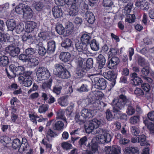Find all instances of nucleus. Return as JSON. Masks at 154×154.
I'll list each match as a JSON object with an SVG mask.
<instances>
[{
  "label": "nucleus",
  "instance_id": "obj_23",
  "mask_svg": "<svg viewBox=\"0 0 154 154\" xmlns=\"http://www.w3.org/2000/svg\"><path fill=\"white\" fill-rule=\"evenodd\" d=\"M53 129L55 130L60 131L64 128V124L61 121H57L52 124Z\"/></svg>",
  "mask_w": 154,
  "mask_h": 154
},
{
  "label": "nucleus",
  "instance_id": "obj_47",
  "mask_svg": "<svg viewBox=\"0 0 154 154\" xmlns=\"http://www.w3.org/2000/svg\"><path fill=\"white\" fill-rule=\"evenodd\" d=\"M56 119H61L65 120L66 122V120L64 116L63 111L61 109L57 111V112Z\"/></svg>",
  "mask_w": 154,
  "mask_h": 154
},
{
  "label": "nucleus",
  "instance_id": "obj_53",
  "mask_svg": "<svg viewBox=\"0 0 154 154\" xmlns=\"http://www.w3.org/2000/svg\"><path fill=\"white\" fill-rule=\"evenodd\" d=\"M9 38V35L8 34H3L0 32V42L2 43L6 42Z\"/></svg>",
  "mask_w": 154,
  "mask_h": 154
},
{
  "label": "nucleus",
  "instance_id": "obj_20",
  "mask_svg": "<svg viewBox=\"0 0 154 154\" xmlns=\"http://www.w3.org/2000/svg\"><path fill=\"white\" fill-rule=\"evenodd\" d=\"M85 16L86 20L89 23L92 24L94 22L95 18L92 12L87 11L85 14Z\"/></svg>",
  "mask_w": 154,
  "mask_h": 154
},
{
  "label": "nucleus",
  "instance_id": "obj_17",
  "mask_svg": "<svg viewBox=\"0 0 154 154\" xmlns=\"http://www.w3.org/2000/svg\"><path fill=\"white\" fill-rule=\"evenodd\" d=\"M59 57L61 60L65 62H70L72 60L71 55L69 52H61L60 55Z\"/></svg>",
  "mask_w": 154,
  "mask_h": 154
},
{
  "label": "nucleus",
  "instance_id": "obj_40",
  "mask_svg": "<svg viewBox=\"0 0 154 154\" xmlns=\"http://www.w3.org/2000/svg\"><path fill=\"white\" fill-rule=\"evenodd\" d=\"M138 142L140 143V145L141 146H145L149 145L146 141V138L144 135L142 134L139 136L138 137Z\"/></svg>",
  "mask_w": 154,
  "mask_h": 154
},
{
  "label": "nucleus",
  "instance_id": "obj_52",
  "mask_svg": "<svg viewBox=\"0 0 154 154\" xmlns=\"http://www.w3.org/2000/svg\"><path fill=\"white\" fill-rule=\"evenodd\" d=\"M140 121L139 116H134L131 117L130 119V122L132 124H135L137 123Z\"/></svg>",
  "mask_w": 154,
  "mask_h": 154
},
{
  "label": "nucleus",
  "instance_id": "obj_28",
  "mask_svg": "<svg viewBox=\"0 0 154 154\" xmlns=\"http://www.w3.org/2000/svg\"><path fill=\"white\" fill-rule=\"evenodd\" d=\"M56 48L55 42L54 41H51L48 43L47 49L49 53H53Z\"/></svg>",
  "mask_w": 154,
  "mask_h": 154
},
{
  "label": "nucleus",
  "instance_id": "obj_46",
  "mask_svg": "<svg viewBox=\"0 0 154 154\" xmlns=\"http://www.w3.org/2000/svg\"><path fill=\"white\" fill-rule=\"evenodd\" d=\"M135 19V16L134 14H127L126 17L125 21L131 23L134 22Z\"/></svg>",
  "mask_w": 154,
  "mask_h": 154
},
{
  "label": "nucleus",
  "instance_id": "obj_11",
  "mask_svg": "<svg viewBox=\"0 0 154 154\" xmlns=\"http://www.w3.org/2000/svg\"><path fill=\"white\" fill-rule=\"evenodd\" d=\"M9 68L13 74L17 75L23 74L25 70L24 67L23 66L15 67L13 64L10 65Z\"/></svg>",
  "mask_w": 154,
  "mask_h": 154
},
{
  "label": "nucleus",
  "instance_id": "obj_32",
  "mask_svg": "<svg viewBox=\"0 0 154 154\" xmlns=\"http://www.w3.org/2000/svg\"><path fill=\"white\" fill-rule=\"evenodd\" d=\"M38 36L39 38H36L35 39H34L33 42L35 43V41H36V40H40V41H42V39L43 40H45L46 39H48L49 36L48 34V33L47 32H41L38 33Z\"/></svg>",
  "mask_w": 154,
  "mask_h": 154
},
{
  "label": "nucleus",
  "instance_id": "obj_6",
  "mask_svg": "<svg viewBox=\"0 0 154 154\" xmlns=\"http://www.w3.org/2000/svg\"><path fill=\"white\" fill-rule=\"evenodd\" d=\"M96 138H94L93 141L96 140L98 143L104 144L106 143H108L111 140V136L109 133L108 131L106 130L102 129Z\"/></svg>",
  "mask_w": 154,
  "mask_h": 154
},
{
  "label": "nucleus",
  "instance_id": "obj_60",
  "mask_svg": "<svg viewBox=\"0 0 154 154\" xmlns=\"http://www.w3.org/2000/svg\"><path fill=\"white\" fill-rule=\"evenodd\" d=\"M142 74L141 76L143 78V76H146L149 72V68L148 66L144 67L141 70Z\"/></svg>",
  "mask_w": 154,
  "mask_h": 154
},
{
  "label": "nucleus",
  "instance_id": "obj_31",
  "mask_svg": "<svg viewBox=\"0 0 154 154\" xmlns=\"http://www.w3.org/2000/svg\"><path fill=\"white\" fill-rule=\"evenodd\" d=\"M65 68L62 65L59 64H56L55 65V69L54 70V73L57 75L61 72L64 70Z\"/></svg>",
  "mask_w": 154,
  "mask_h": 154
},
{
  "label": "nucleus",
  "instance_id": "obj_22",
  "mask_svg": "<svg viewBox=\"0 0 154 154\" xmlns=\"http://www.w3.org/2000/svg\"><path fill=\"white\" fill-rule=\"evenodd\" d=\"M74 25L71 22H68L65 24L66 35H69L71 34L73 31Z\"/></svg>",
  "mask_w": 154,
  "mask_h": 154
},
{
  "label": "nucleus",
  "instance_id": "obj_13",
  "mask_svg": "<svg viewBox=\"0 0 154 154\" xmlns=\"http://www.w3.org/2000/svg\"><path fill=\"white\" fill-rule=\"evenodd\" d=\"M37 26V24L35 22L32 21H27L26 24V32L28 33L32 32L36 28Z\"/></svg>",
  "mask_w": 154,
  "mask_h": 154
},
{
  "label": "nucleus",
  "instance_id": "obj_59",
  "mask_svg": "<svg viewBox=\"0 0 154 154\" xmlns=\"http://www.w3.org/2000/svg\"><path fill=\"white\" fill-rule=\"evenodd\" d=\"M61 146L64 149L66 150L70 149L72 148V145L67 142L62 143Z\"/></svg>",
  "mask_w": 154,
  "mask_h": 154
},
{
  "label": "nucleus",
  "instance_id": "obj_30",
  "mask_svg": "<svg viewBox=\"0 0 154 154\" xmlns=\"http://www.w3.org/2000/svg\"><path fill=\"white\" fill-rule=\"evenodd\" d=\"M26 7L27 5L22 3L20 4L16 7L15 11L18 14H21Z\"/></svg>",
  "mask_w": 154,
  "mask_h": 154
},
{
  "label": "nucleus",
  "instance_id": "obj_3",
  "mask_svg": "<svg viewBox=\"0 0 154 154\" xmlns=\"http://www.w3.org/2000/svg\"><path fill=\"white\" fill-rule=\"evenodd\" d=\"M101 119H94L90 121L88 127L86 129L87 133H92L93 134L99 133L101 129L99 127L105 123Z\"/></svg>",
  "mask_w": 154,
  "mask_h": 154
},
{
  "label": "nucleus",
  "instance_id": "obj_57",
  "mask_svg": "<svg viewBox=\"0 0 154 154\" xmlns=\"http://www.w3.org/2000/svg\"><path fill=\"white\" fill-rule=\"evenodd\" d=\"M132 133L133 135L136 136L140 133L139 127L136 126H133L131 128Z\"/></svg>",
  "mask_w": 154,
  "mask_h": 154
},
{
  "label": "nucleus",
  "instance_id": "obj_56",
  "mask_svg": "<svg viewBox=\"0 0 154 154\" xmlns=\"http://www.w3.org/2000/svg\"><path fill=\"white\" fill-rule=\"evenodd\" d=\"M48 109V106L46 104L42 105L40 106L38 109V112L40 113H43L46 111Z\"/></svg>",
  "mask_w": 154,
  "mask_h": 154
},
{
  "label": "nucleus",
  "instance_id": "obj_50",
  "mask_svg": "<svg viewBox=\"0 0 154 154\" xmlns=\"http://www.w3.org/2000/svg\"><path fill=\"white\" fill-rule=\"evenodd\" d=\"M24 25L23 23H20L19 25H16L15 29L17 33L20 34L24 30Z\"/></svg>",
  "mask_w": 154,
  "mask_h": 154
},
{
  "label": "nucleus",
  "instance_id": "obj_16",
  "mask_svg": "<svg viewBox=\"0 0 154 154\" xmlns=\"http://www.w3.org/2000/svg\"><path fill=\"white\" fill-rule=\"evenodd\" d=\"M135 5L142 10H147L149 8V3L145 0H139L136 2Z\"/></svg>",
  "mask_w": 154,
  "mask_h": 154
},
{
  "label": "nucleus",
  "instance_id": "obj_15",
  "mask_svg": "<svg viewBox=\"0 0 154 154\" xmlns=\"http://www.w3.org/2000/svg\"><path fill=\"white\" fill-rule=\"evenodd\" d=\"M35 41V43L36 44L38 48V53L41 56H43L45 55L46 51L45 48L43 46V43L42 41L38 40L37 39Z\"/></svg>",
  "mask_w": 154,
  "mask_h": 154
},
{
  "label": "nucleus",
  "instance_id": "obj_8",
  "mask_svg": "<svg viewBox=\"0 0 154 154\" xmlns=\"http://www.w3.org/2000/svg\"><path fill=\"white\" fill-rule=\"evenodd\" d=\"M12 146L14 149H16L20 147V149H22L23 151L26 150L28 146L26 140L25 138L23 139L22 143L20 140L18 139H16L13 141Z\"/></svg>",
  "mask_w": 154,
  "mask_h": 154
},
{
  "label": "nucleus",
  "instance_id": "obj_24",
  "mask_svg": "<svg viewBox=\"0 0 154 154\" xmlns=\"http://www.w3.org/2000/svg\"><path fill=\"white\" fill-rule=\"evenodd\" d=\"M79 10L76 4L72 5L69 12V14L72 16H74L77 15Z\"/></svg>",
  "mask_w": 154,
  "mask_h": 154
},
{
  "label": "nucleus",
  "instance_id": "obj_39",
  "mask_svg": "<svg viewBox=\"0 0 154 154\" xmlns=\"http://www.w3.org/2000/svg\"><path fill=\"white\" fill-rule=\"evenodd\" d=\"M58 103L62 106H66L68 104L67 99L65 97H62L58 100Z\"/></svg>",
  "mask_w": 154,
  "mask_h": 154
},
{
  "label": "nucleus",
  "instance_id": "obj_58",
  "mask_svg": "<svg viewBox=\"0 0 154 154\" xmlns=\"http://www.w3.org/2000/svg\"><path fill=\"white\" fill-rule=\"evenodd\" d=\"M135 112L134 108L131 106H128L126 111V113L129 115H132L134 114Z\"/></svg>",
  "mask_w": 154,
  "mask_h": 154
},
{
  "label": "nucleus",
  "instance_id": "obj_45",
  "mask_svg": "<svg viewBox=\"0 0 154 154\" xmlns=\"http://www.w3.org/2000/svg\"><path fill=\"white\" fill-rule=\"evenodd\" d=\"M143 122L147 127L151 133H154V124L149 123L148 124V121L144 120Z\"/></svg>",
  "mask_w": 154,
  "mask_h": 154
},
{
  "label": "nucleus",
  "instance_id": "obj_55",
  "mask_svg": "<svg viewBox=\"0 0 154 154\" xmlns=\"http://www.w3.org/2000/svg\"><path fill=\"white\" fill-rule=\"evenodd\" d=\"M42 143L47 148H49L50 149H51L52 145L49 143V140L48 138L43 139L42 140Z\"/></svg>",
  "mask_w": 154,
  "mask_h": 154
},
{
  "label": "nucleus",
  "instance_id": "obj_51",
  "mask_svg": "<svg viewBox=\"0 0 154 154\" xmlns=\"http://www.w3.org/2000/svg\"><path fill=\"white\" fill-rule=\"evenodd\" d=\"M29 117L30 119V120L35 123V124H37L36 119L39 118V117L35 113H31L29 114Z\"/></svg>",
  "mask_w": 154,
  "mask_h": 154
},
{
  "label": "nucleus",
  "instance_id": "obj_19",
  "mask_svg": "<svg viewBox=\"0 0 154 154\" xmlns=\"http://www.w3.org/2000/svg\"><path fill=\"white\" fill-rule=\"evenodd\" d=\"M119 62V60L118 57H113L109 61L108 67L110 69H113Z\"/></svg>",
  "mask_w": 154,
  "mask_h": 154
},
{
  "label": "nucleus",
  "instance_id": "obj_12",
  "mask_svg": "<svg viewBox=\"0 0 154 154\" xmlns=\"http://www.w3.org/2000/svg\"><path fill=\"white\" fill-rule=\"evenodd\" d=\"M5 51L13 57L17 56L20 51L19 48L11 46H9L5 48Z\"/></svg>",
  "mask_w": 154,
  "mask_h": 154
},
{
  "label": "nucleus",
  "instance_id": "obj_38",
  "mask_svg": "<svg viewBox=\"0 0 154 154\" xmlns=\"http://www.w3.org/2000/svg\"><path fill=\"white\" fill-rule=\"evenodd\" d=\"M27 62L31 66H35L37 65L39 63L37 58L35 57L32 58L29 57Z\"/></svg>",
  "mask_w": 154,
  "mask_h": 154
},
{
  "label": "nucleus",
  "instance_id": "obj_2",
  "mask_svg": "<svg viewBox=\"0 0 154 154\" xmlns=\"http://www.w3.org/2000/svg\"><path fill=\"white\" fill-rule=\"evenodd\" d=\"M97 61L99 63L98 68L100 69H102L100 71L99 73L94 74L91 75V76H94L97 75H103L104 78L107 79H111L113 78L114 77L113 72L111 71H109L106 72H104L106 69L102 68L105 64V59L103 56L102 54H99L97 58Z\"/></svg>",
  "mask_w": 154,
  "mask_h": 154
},
{
  "label": "nucleus",
  "instance_id": "obj_62",
  "mask_svg": "<svg viewBox=\"0 0 154 154\" xmlns=\"http://www.w3.org/2000/svg\"><path fill=\"white\" fill-rule=\"evenodd\" d=\"M35 37L28 35V34H24L22 36V40L23 41H26L27 40L30 39L32 42H33L31 41V39H35Z\"/></svg>",
  "mask_w": 154,
  "mask_h": 154
},
{
  "label": "nucleus",
  "instance_id": "obj_37",
  "mask_svg": "<svg viewBox=\"0 0 154 154\" xmlns=\"http://www.w3.org/2000/svg\"><path fill=\"white\" fill-rule=\"evenodd\" d=\"M52 82V79L51 77L46 82H45L42 84V88L44 90H45L50 89Z\"/></svg>",
  "mask_w": 154,
  "mask_h": 154
},
{
  "label": "nucleus",
  "instance_id": "obj_4",
  "mask_svg": "<svg viewBox=\"0 0 154 154\" xmlns=\"http://www.w3.org/2000/svg\"><path fill=\"white\" fill-rule=\"evenodd\" d=\"M101 119H94L90 121L88 127L86 129L87 133H92L93 134L99 133L101 129L99 127L105 123Z\"/></svg>",
  "mask_w": 154,
  "mask_h": 154
},
{
  "label": "nucleus",
  "instance_id": "obj_35",
  "mask_svg": "<svg viewBox=\"0 0 154 154\" xmlns=\"http://www.w3.org/2000/svg\"><path fill=\"white\" fill-rule=\"evenodd\" d=\"M87 71V68L84 67H78L76 73L78 76L82 77L85 74Z\"/></svg>",
  "mask_w": 154,
  "mask_h": 154
},
{
  "label": "nucleus",
  "instance_id": "obj_43",
  "mask_svg": "<svg viewBox=\"0 0 154 154\" xmlns=\"http://www.w3.org/2000/svg\"><path fill=\"white\" fill-rule=\"evenodd\" d=\"M8 63V57L5 56L1 57L0 58V66H5Z\"/></svg>",
  "mask_w": 154,
  "mask_h": 154
},
{
  "label": "nucleus",
  "instance_id": "obj_49",
  "mask_svg": "<svg viewBox=\"0 0 154 154\" xmlns=\"http://www.w3.org/2000/svg\"><path fill=\"white\" fill-rule=\"evenodd\" d=\"M82 117L80 116L79 113H76L75 118L76 122L80 125L83 124L85 121L84 119H82Z\"/></svg>",
  "mask_w": 154,
  "mask_h": 154
},
{
  "label": "nucleus",
  "instance_id": "obj_25",
  "mask_svg": "<svg viewBox=\"0 0 154 154\" xmlns=\"http://www.w3.org/2000/svg\"><path fill=\"white\" fill-rule=\"evenodd\" d=\"M23 13V16L26 19L31 18L33 14L32 10L27 5V7L26 8Z\"/></svg>",
  "mask_w": 154,
  "mask_h": 154
},
{
  "label": "nucleus",
  "instance_id": "obj_27",
  "mask_svg": "<svg viewBox=\"0 0 154 154\" xmlns=\"http://www.w3.org/2000/svg\"><path fill=\"white\" fill-rule=\"evenodd\" d=\"M6 25L8 29L10 31H13L16 27V23L14 19L8 20L6 22Z\"/></svg>",
  "mask_w": 154,
  "mask_h": 154
},
{
  "label": "nucleus",
  "instance_id": "obj_63",
  "mask_svg": "<svg viewBox=\"0 0 154 154\" xmlns=\"http://www.w3.org/2000/svg\"><path fill=\"white\" fill-rule=\"evenodd\" d=\"M56 135V134L51 129H49L46 134V137L49 139L50 137H54Z\"/></svg>",
  "mask_w": 154,
  "mask_h": 154
},
{
  "label": "nucleus",
  "instance_id": "obj_61",
  "mask_svg": "<svg viewBox=\"0 0 154 154\" xmlns=\"http://www.w3.org/2000/svg\"><path fill=\"white\" fill-rule=\"evenodd\" d=\"M106 115V118L108 121H111L114 118V116L112 112L109 109L107 110Z\"/></svg>",
  "mask_w": 154,
  "mask_h": 154
},
{
  "label": "nucleus",
  "instance_id": "obj_10",
  "mask_svg": "<svg viewBox=\"0 0 154 154\" xmlns=\"http://www.w3.org/2000/svg\"><path fill=\"white\" fill-rule=\"evenodd\" d=\"M104 150L106 154H119L121 152L120 148L116 145L112 146H106Z\"/></svg>",
  "mask_w": 154,
  "mask_h": 154
},
{
  "label": "nucleus",
  "instance_id": "obj_41",
  "mask_svg": "<svg viewBox=\"0 0 154 154\" xmlns=\"http://www.w3.org/2000/svg\"><path fill=\"white\" fill-rule=\"evenodd\" d=\"M72 41L69 39L64 40L62 43L61 46L65 48H68L71 46Z\"/></svg>",
  "mask_w": 154,
  "mask_h": 154
},
{
  "label": "nucleus",
  "instance_id": "obj_33",
  "mask_svg": "<svg viewBox=\"0 0 154 154\" xmlns=\"http://www.w3.org/2000/svg\"><path fill=\"white\" fill-rule=\"evenodd\" d=\"M11 122H14L17 124H19L21 122V119L18 115L15 114H11Z\"/></svg>",
  "mask_w": 154,
  "mask_h": 154
},
{
  "label": "nucleus",
  "instance_id": "obj_7",
  "mask_svg": "<svg viewBox=\"0 0 154 154\" xmlns=\"http://www.w3.org/2000/svg\"><path fill=\"white\" fill-rule=\"evenodd\" d=\"M36 74L38 79L40 81L48 80L51 76L49 71L45 68H39Z\"/></svg>",
  "mask_w": 154,
  "mask_h": 154
},
{
  "label": "nucleus",
  "instance_id": "obj_34",
  "mask_svg": "<svg viewBox=\"0 0 154 154\" xmlns=\"http://www.w3.org/2000/svg\"><path fill=\"white\" fill-rule=\"evenodd\" d=\"M57 76L62 79H68L70 77V74L69 72L66 69H65L64 70L61 72Z\"/></svg>",
  "mask_w": 154,
  "mask_h": 154
},
{
  "label": "nucleus",
  "instance_id": "obj_1",
  "mask_svg": "<svg viewBox=\"0 0 154 154\" xmlns=\"http://www.w3.org/2000/svg\"><path fill=\"white\" fill-rule=\"evenodd\" d=\"M91 36L88 33L82 34L81 38V42H77L75 44V47L79 52H82L83 54L87 55L89 54L88 50L87 45L90 43Z\"/></svg>",
  "mask_w": 154,
  "mask_h": 154
},
{
  "label": "nucleus",
  "instance_id": "obj_9",
  "mask_svg": "<svg viewBox=\"0 0 154 154\" xmlns=\"http://www.w3.org/2000/svg\"><path fill=\"white\" fill-rule=\"evenodd\" d=\"M95 87L99 89H104L106 87V81L102 78H95L94 79Z\"/></svg>",
  "mask_w": 154,
  "mask_h": 154
},
{
  "label": "nucleus",
  "instance_id": "obj_36",
  "mask_svg": "<svg viewBox=\"0 0 154 154\" xmlns=\"http://www.w3.org/2000/svg\"><path fill=\"white\" fill-rule=\"evenodd\" d=\"M93 106L95 109L100 110L102 107L105 106L104 103L99 100H96L93 103Z\"/></svg>",
  "mask_w": 154,
  "mask_h": 154
},
{
  "label": "nucleus",
  "instance_id": "obj_29",
  "mask_svg": "<svg viewBox=\"0 0 154 154\" xmlns=\"http://www.w3.org/2000/svg\"><path fill=\"white\" fill-rule=\"evenodd\" d=\"M131 76L133 78L131 80L133 82L134 84L136 85H139L142 82L141 79L137 75V74L135 73H133L131 75Z\"/></svg>",
  "mask_w": 154,
  "mask_h": 154
},
{
  "label": "nucleus",
  "instance_id": "obj_14",
  "mask_svg": "<svg viewBox=\"0 0 154 154\" xmlns=\"http://www.w3.org/2000/svg\"><path fill=\"white\" fill-rule=\"evenodd\" d=\"M19 80L20 84L26 87H30L32 84V78H24L23 76L19 77Z\"/></svg>",
  "mask_w": 154,
  "mask_h": 154
},
{
  "label": "nucleus",
  "instance_id": "obj_18",
  "mask_svg": "<svg viewBox=\"0 0 154 154\" xmlns=\"http://www.w3.org/2000/svg\"><path fill=\"white\" fill-rule=\"evenodd\" d=\"M52 11L53 16L55 18L61 17L63 14L62 9L57 6H55L52 8Z\"/></svg>",
  "mask_w": 154,
  "mask_h": 154
},
{
  "label": "nucleus",
  "instance_id": "obj_5",
  "mask_svg": "<svg viewBox=\"0 0 154 154\" xmlns=\"http://www.w3.org/2000/svg\"><path fill=\"white\" fill-rule=\"evenodd\" d=\"M130 103L131 102L127 99L125 96L121 95L119 98L115 99L112 101L113 112H118L120 110L123 108L125 105H129Z\"/></svg>",
  "mask_w": 154,
  "mask_h": 154
},
{
  "label": "nucleus",
  "instance_id": "obj_54",
  "mask_svg": "<svg viewBox=\"0 0 154 154\" xmlns=\"http://www.w3.org/2000/svg\"><path fill=\"white\" fill-rule=\"evenodd\" d=\"M36 50L35 49L32 48H29L25 50V53L29 57H31L35 52Z\"/></svg>",
  "mask_w": 154,
  "mask_h": 154
},
{
  "label": "nucleus",
  "instance_id": "obj_64",
  "mask_svg": "<svg viewBox=\"0 0 154 154\" xmlns=\"http://www.w3.org/2000/svg\"><path fill=\"white\" fill-rule=\"evenodd\" d=\"M35 8L38 11H40L43 7V4L41 2H37L35 3L34 5Z\"/></svg>",
  "mask_w": 154,
  "mask_h": 154
},
{
  "label": "nucleus",
  "instance_id": "obj_48",
  "mask_svg": "<svg viewBox=\"0 0 154 154\" xmlns=\"http://www.w3.org/2000/svg\"><path fill=\"white\" fill-rule=\"evenodd\" d=\"M75 60L79 65L78 67H82L84 60L80 56L77 55L75 57Z\"/></svg>",
  "mask_w": 154,
  "mask_h": 154
},
{
  "label": "nucleus",
  "instance_id": "obj_21",
  "mask_svg": "<svg viewBox=\"0 0 154 154\" xmlns=\"http://www.w3.org/2000/svg\"><path fill=\"white\" fill-rule=\"evenodd\" d=\"M92 112V111L91 110L86 109H83L81 112V116L83 118V119L91 117L94 116Z\"/></svg>",
  "mask_w": 154,
  "mask_h": 154
},
{
  "label": "nucleus",
  "instance_id": "obj_26",
  "mask_svg": "<svg viewBox=\"0 0 154 154\" xmlns=\"http://www.w3.org/2000/svg\"><path fill=\"white\" fill-rule=\"evenodd\" d=\"M126 154H139V151L137 147H128L125 149Z\"/></svg>",
  "mask_w": 154,
  "mask_h": 154
},
{
  "label": "nucleus",
  "instance_id": "obj_42",
  "mask_svg": "<svg viewBox=\"0 0 154 154\" xmlns=\"http://www.w3.org/2000/svg\"><path fill=\"white\" fill-rule=\"evenodd\" d=\"M90 45L92 50L95 51L99 50V44L95 39H94L92 40Z\"/></svg>",
  "mask_w": 154,
  "mask_h": 154
},
{
  "label": "nucleus",
  "instance_id": "obj_44",
  "mask_svg": "<svg viewBox=\"0 0 154 154\" xmlns=\"http://www.w3.org/2000/svg\"><path fill=\"white\" fill-rule=\"evenodd\" d=\"M56 31L57 33L60 35H62L65 32V29L62 25L59 24L56 26Z\"/></svg>",
  "mask_w": 154,
  "mask_h": 154
}]
</instances>
